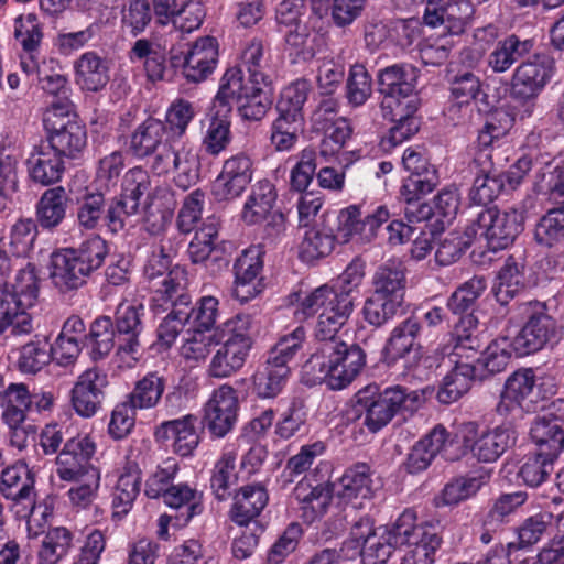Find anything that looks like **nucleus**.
Segmentation results:
<instances>
[{"label": "nucleus", "mask_w": 564, "mask_h": 564, "mask_svg": "<svg viewBox=\"0 0 564 564\" xmlns=\"http://www.w3.org/2000/svg\"><path fill=\"white\" fill-rule=\"evenodd\" d=\"M367 365V352L358 344L338 337L319 340L302 367V382L307 387L326 383L332 390L347 388Z\"/></svg>", "instance_id": "2"}, {"label": "nucleus", "mask_w": 564, "mask_h": 564, "mask_svg": "<svg viewBox=\"0 0 564 564\" xmlns=\"http://www.w3.org/2000/svg\"><path fill=\"white\" fill-rule=\"evenodd\" d=\"M282 36V51L291 64L312 61L321 46L319 34L307 24L285 31Z\"/></svg>", "instance_id": "35"}, {"label": "nucleus", "mask_w": 564, "mask_h": 564, "mask_svg": "<svg viewBox=\"0 0 564 564\" xmlns=\"http://www.w3.org/2000/svg\"><path fill=\"white\" fill-rule=\"evenodd\" d=\"M294 307L293 316L297 322H306L317 316L316 339H333L347 324L354 310L356 296L346 291H337L330 284H322L311 291H294L288 296Z\"/></svg>", "instance_id": "3"}, {"label": "nucleus", "mask_w": 564, "mask_h": 564, "mask_svg": "<svg viewBox=\"0 0 564 564\" xmlns=\"http://www.w3.org/2000/svg\"><path fill=\"white\" fill-rule=\"evenodd\" d=\"M231 108L214 98L207 115V127L202 139V149L210 156H218L231 142Z\"/></svg>", "instance_id": "28"}, {"label": "nucleus", "mask_w": 564, "mask_h": 564, "mask_svg": "<svg viewBox=\"0 0 564 564\" xmlns=\"http://www.w3.org/2000/svg\"><path fill=\"white\" fill-rule=\"evenodd\" d=\"M524 261L509 256L496 274L490 293L496 301L508 305L522 290L525 289Z\"/></svg>", "instance_id": "36"}, {"label": "nucleus", "mask_w": 564, "mask_h": 564, "mask_svg": "<svg viewBox=\"0 0 564 564\" xmlns=\"http://www.w3.org/2000/svg\"><path fill=\"white\" fill-rule=\"evenodd\" d=\"M161 500L172 509L183 510L181 517L184 524L188 523L194 517L202 514L205 509L203 491L188 482H174Z\"/></svg>", "instance_id": "40"}, {"label": "nucleus", "mask_w": 564, "mask_h": 564, "mask_svg": "<svg viewBox=\"0 0 564 564\" xmlns=\"http://www.w3.org/2000/svg\"><path fill=\"white\" fill-rule=\"evenodd\" d=\"M64 159L44 142L35 145L26 160L31 180L42 186L58 183L65 172Z\"/></svg>", "instance_id": "29"}, {"label": "nucleus", "mask_w": 564, "mask_h": 564, "mask_svg": "<svg viewBox=\"0 0 564 564\" xmlns=\"http://www.w3.org/2000/svg\"><path fill=\"white\" fill-rule=\"evenodd\" d=\"M76 82L84 89L97 91L106 84V64L95 52L84 53L75 63Z\"/></svg>", "instance_id": "61"}, {"label": "nucleus", "mask_w": 564, "mask_h": 564, "mask_svg": "<svg viewBox=\"0 0 564 564\" xmlns=\"http://www.w3.org/2000/svg\"><path fill=\"white\" fill-rule=\"evenodd\" d=\"M73 544L72 532L64 527H55L44 535L37 551V564H58Z\"/></svg>", "instance_id": "58"}, {"label": "nucleus", "mask_w": 564, "mask_h": 564, "mask_svg": "<svg viewBox=\"0 0 564 564\" xmlns=\"http://www.w3.org/2000/svg\"><path fill=\"white\" fill-rule=\"evenodd\" d=\"M253 172V161L246 152L229 156L212 184L214 199L217 203H229L241 197L252 182Z\"/></svg>", "instance_id": "16"}, {"label": "nucleus", "mask_w": 564, "mask_h": 564, "mask_svg": "<svg viewBox=\"0 0 564 564\" xmlns=\"http://www.w3.org/2000/svg\"><path fill=\"white\" fill-rule=\"evenodd\" d=\"M510 337L501 336L494 339L473 365L477 369L479 382L505 371L512 352Z\"/></svg>", "instance_id": "43"}, {"label": "nucleus", "mask_w": 564, "mask_h": 564, "mask_svg": "<svg viewBox=\"0 0 564 564\" xmlns=\"http://www.w3.org/2000/svg\"><path fill=\"white\" fill-rule=\"evenodd\" d=\"M519 310L522 324L510 337L517 357L533 355L558 340L561 328L544 302L528 301L521 303Z\"/></svg>", "instance_id": "6"}, {"label": "nucleus", "mask_w": 564, "mask_h": 564, "mask_svg": "<svg viewBox=\"0 0 564 564\" xmlns=\"http://www.w3.org/2000/svg\"><path fill=\"white\" fill-rule=\"evenodd\" d=\"M165 133L164 123L155 118L145 119L131 135L130 149L138 158L155 153Z\"/></svg>", "instance_id": "57"}, {"label": "nucleus", "mask_w": 564, "mask_h": 564, "mask_svg": "<svg viewBox=\"0 0 564 564\" xmlns=\"http://www.w3.org/2000/svg\"><path fill=\"white\" fill-rule=\"evenodd\" d=\"M166 379L158 371H149L139 379L128 394V401L137 409L148 410L158 405L165 390Z\"/></svg>", "instance_id": "53"}, {"label": "nucleus", "mask_w": 564, "mask_h": 564, "mask_svg": "<svg viewBox=\"0 0 564 564\" xmlns=\"http://www.w3.org/2000/svg\"><path fill=\"white\" fill-rule=\"evenodd\" d=\"M451 111H459V108L469 111L471 104L478 105V113L488 112L491 109L489 96L482 90L480 78L470 70L458 72L449 80Z\"/></svg>", "instance_id": "27"}, {"label": "nucleus", "mask_w": 564, "mask_h": 564, "mask_svg": "<svg viewBox=\"0 0 564 564\" xmlns=\"http://www.w3.org/2000/svg\"><path fill=\"white\" fill-rule=\"evenodd\" d=\"M554 523H556L555 516L545 509L525 518L514 528L517 540L507 543L508 550L516 552L533 546L543 539Z\"/></svg>", "instance_id": "42"}, {"label": "nucleus", "mask_w": 564, "mask_h": 564, "mask_svg": "<svg viewBox=\"0 0 564 564\" xmlns=\"http://www.w3.org/2000/svg\"><path fill=\"white\" fill-rule=\"evenodd\" d=\"M555 73V61L545 53H535L522 61L511 77V96L523 101L536 98Z\"/></svg>", "instance_id": "13"}, {"label": "nucleus", "mask_w": 564, "mask_h": 564, "mask_svg": "<svg viewBox=\"0 0 564 564\" xmlns=\"http://www.w3.org/2000/svg\"><path fill=\"white\" fill-rule=\"evenodd\" d=\"M219 57V43L216 37L206 35L186 45V50L172 47L170 66L181 72L187 83L205 82L216 69Z\"/></svg>", "instance_id": "11"}, {"label": "nucleus", "mask_w": 564, "mask_h": 564, "mask_svg": "<svg viewBox=\"0 0 564 564\" xmlns=\"http://www.w3.org/2000/svg\"><path fill=\"white\" fill-rule=\"evenodd\" d=\"M239 410L237 390L224 383L213 391L205 403L202 423L213 438H224L235 429Z\"/></svg>", "instance_id": "15"}, {"label": "nucleus", "mask_w": 564, "mask_h": 564, "mask_svg": "<svg viewBox=\"0 0 564 564\" xmlns=\"http://www.w3.org/2000/svg\"><path fill=\"white\" fill-rule=\"evenodd\" d=\"M106 388V373L101 369L86 370L72 389V405L75 412L83 417H91L101 406L104 390Z\"/></svg>", "instance_id": "24"}, {"label": "nucleus", "mask_w": 564, "mask_h": 564, "mask_svg": "<svg viewBox=\"0 0 564 564\" xmlns=\"http://www.w3.org/2000/svg\"><path fill=\"white\" fill-rule=\"evenodd\" d=\"M470 166L475 173L474 183L469 191L471 204L480 207V209L492 207L494 200L505 192L492 155L482 153L475 156Z\"/></svg>", "instance_id": "20"}, {"label": "nucleus", "mask_w": 564, "mask_h": 564, "mask_svg": "<svg viewBox=\"0 0 564 564\" xmlns=\"http://www.w3.org/2000/svg\"><path fill=\"white\" fill-rule=\"evenodd\" d=\"M312 90L308 79L297 78L285 86L278 99L276 111L280 115L304 120L303 107Z\"/></svg>", "instance_id": "60"}, {"label": "nucleus", "mask_w": 564, "mask_h": 564, "mask_svg": "<svg viewBox=\"0 0 564 564\" xmlns=\"http://www.w3.org/2000/svg\"><path fill=\"white\" fill-rule=\"evenodd\" d=\"M143 276L151 283L150 288L154 289L152 301L155 305L173 301L181 293H187V271L181 265L172 267V256L163 241L149 256L143 268Z\"/></svg>", "instance_id": "10"}, {"label": "nucleus", "mask_w": 564, "mask_h": 564, "mask_svg": "<svg viewBox=\"0 0 564 564\" xmlns=\"http://www.w3.org/2000/svg\"><path fill=\"white\" fill-rule=\"evenodd\" d=\"M522 231L516 213H501L497 206L481 208L474 214L466 228V236L484 239L492 252L510 247Z\"/></svg>", "instance_id": "9"}, {"label": "nucleus", "mask_w": 564, "mask_h": 564, "mask_svg": "<svg viewBox=\"0 0 564 564\" xmlns=\"http://www.w3.org/2000/svg\"><path fill=\"white\" fill-rule=\"evenodd\" d=\"M535 46L532 37H521L516 33L506 35L497 41L487 57V65L495 74L506 73L525 57L530 56Z\"/></svg>", "instance_id": "30"}, {"label": "nucleus", "mask_w": 564, "mask_h": 564, "mask_svg": "<svg viewBox=\"0 0 564 564\" xmlns=\"http://www.w3.org/2000/svg\"><path fill=\"white\" fill-rule=\"evenodd\" d=\"M419 317L411 315L393 327L386 343L384 351L393 360L406 356L423 338Z\"/></svg>", "instance_id": "46"}, {"label": "nucleus", "mask_w": 564, "mask_h": 564, "mask_svg": "<svg viewBox=\"0 0 564 564\" xmlns=\"http://www.w3.org/2000/svg\"><path fill=\"white\" fill-rule=\"evenodd\" d=\"M191 295L188 293H181L180 296L174 297L173 301H169L166 304H171L172 310L167 316L160 323L156 329L158 345L161 348H170L185 327L188 325V315L182 312V306L191 304ZM165 303H161L160 306Z\"/></svg>", "instance_id": "49"}, {"label": "nucleus", "mask_w": 564, "mask_h": 564, "mask_svg": "<svg viewBox=\"0 0 564 564\" xmlns=\"http://www.w3.org/2000/svg\"><path fill=\"white\" fill-rule=\"evenodd\" d=\"M89 274L90 272L78 259L76 249L65 248L51 254L48 275L61 292L78 289Z\"/></svg>", "instance_id": "23"}, {"label": "nucleus", "mask_w": 564, "mask_h": 564, "mask_svg": "<svg viewBox=\"0 0 564 564\" xmlns=\"http://www.w3.org/2000/svg\"><path fill=\"white\" fill-rule=\"evenodd\" d=\"M269 84L249 82L240 68H228L223 75L216 100L232 109L236 104L238 113L245 120H261L272 105L271 95L265 87Z\"/></svg>", "instance_id": "7"}, {"label": "nucleus", "mask_w": 564, "mask_h": 564, "mask_svg": "<svg viewBox=\"0 0 564 564\" xmlns=\"http://www.w3.org/2000/svg\"><path fill=\"white\" fill-rule=\"evenodd\" d=\"M415 68L393 64L377 73V91L382 97L383 118L392 122L388 141L395 147L413 137L420 129V98L416 94Z\"/></svg>", "instance_id": "1"}, {"label": "nucleus", "mask_w": 564, "mask_h": 564, "mask_svg": "<svg viewBox=\"0 0 564 564\" xmlns=\"http://www.w3.org/2000/svg\"><path fill=\"white\" fill-rule=\"evenodd\" d=\"M237 460L238 452L235 448H224L213 466L210 488L218 501L229 499L234 487L242 479Z\"/></svg>", "instance_id": "34"}, {"label": "nucleus", "mask_w": 564, "mask_h": 564, "mask_svg": "<svg viewBox=\"0 0 564 564\" xmlns=\"http://www.w3.org/2000/svg\"><path fill=\"white\" fill-rule=\"evenodd\" d=\"M372 293L404 303L406 275L400 262L381 264L372 278Z\"/></svg>", "instance_id": "44"}, {"label": "nucleus", "mask_w": 564, "mask_h": 564, "mask_svg": "<svg viewBox=\"0 0 564 564\" xmlns=\"http://www.w3.org/2000/svg\"><path fill=\"white\" fill-rule=\"evenodd\" d=\"M555 458L534 451L524 456L518 470V478L528 487H539L547 480L554 469Z\"/></svg>", "instance_id": "63"}, {"label": "nucleus", "mask_w": 564, "mask_h": 564, "mask_svg": "<svg viewBox=\"0 0 564 564\" xmlns=\"http://www.w3.org/2000/svg\"><path fill=\"white\" fill-rule=\"evenodd\" d=\"M471 441V456L479 463L497 462L513 443V431L505 425L478 431L475 422L466 423Z\"/></svg>", "instance_id": "21"}, {"label": "nucleus", "mask_w": 564, "mask_h": 564, "mask_svg": "<svg viewBox=\"0 0 564 564\" xmlns=\"http://www.w3.org/2000/svg\"><path fill=\"white\" fill-rule=\"evenodd\" d=\"M252 316L239 313L215 328L216 341H226L252 349Z\"/></svg>", "instance_id": "62"}, {"label": "nucleus", "mask_w": 564, "mask_h": 564, "mask_svg": "<svg viewBox=\"0 0 564 564\" xmlns=\"http://www.w3.org/2000/svg\"><path fill=\"white\" fill-rule=\"evenodd\" d=\"M0 491L10 500L21 502L26 501V507L31 506L28 518V529L34 535L39 533V529H34L37 523V514L45 517V511H41V507L33 505L34 497V475L24 462H18L2 470L0 477Z\"/></svg>", "instance_id": "17"}, {"label": "nucleus", "mask_w": 564, "mask_h": 564, "mask_svg": "<svg viewBox=\"0 0 564 564\" xmlns=\"http://www.w3.org/2000/svg\"><path fill=\"white\" fill-rule=\"evenodd\" d=\"M95 443L88 436L67 441L56 458V474L62 480L75 481L84 474H91L89 459L95 454Z\"/></svg>", "instance_id": "22"}, {"label": "nucleus", "mask_w": 564, "mask_h": 564, "mask_svg": "<svg viewBox=\"0 0 564 564\" xmlns=\"http://www.w3.org/2000/svg\"><path fill=\"white\" fill-rule=\"evenodd\" d=\"M417 511L405 508L386 527L381 539L390 541L394 549L409 547L401 563L436 561L443 545L438 522H417Z\"/></svg>", "instance_id": "5"}, {"label": "nucleus", "mask_w": 564, "mask_h": 564, "mask_svg": "<svg viewBox=\"0 0 564 564\" xmlns=\"http://www.w3.org/2000/svg\"><path fill=\"white\" fill-rule=\"evenodd\" d=\"M68 197L63 186L46 189L36 203V220L43 229L59 226L67 212Z\"/></svg>", "instance_id": "45"}, {"label": "nucleus", "mask_w": 564, "mask_h": 564, "mask_svg": "<svg viewBox=\"0 0 564 564\" xmlns=\"http://www.w3.org/2000/svg\"><path fill=\"white\" fill-rule=\"evenodd\" d=\"M476 381L479 380L475 366L457 360L443 378L437 390V400L443 404H452L466 394Z\"/></svg>", "instance_id": "39"}, {"label": "nucleus", "mask_w": 564, "mask_h": 564, "mask_svg": "<svg viewBox=\"0 0 564 564\" xmlns=\"http://www.w3.org/2000/svg\"><path fill=\"white\" fill-rule=\"evenodd\" d=\"M197 422V416L193 414L164 421L155 432L156 438L162 443L172 440V448L176 455L183 458L192 457L200 442Z\"/></svg>", "instance_id": "25"}, {"label": "nucleus", "mask_w": 564, "mask_h": 564, "mask_svg": "<svg viewBox=\"0 0 564 564\" xmlns=\"http://www.w3.org/2000/svg\"><path fill=\"white\" fill-rule=\"evenodd\" d=\"M219 348L208 365V376L224 379L237 373L246 364L251 349L232 343L216 341Z\"/></svg>", "instance_id": "41"}, {"label": "nucleus", "mask_w": 564, "mask_h": 564, "mask_svg": "<svg viewBox=\"0 0 564 564\" xmlns=\"http://www.w3.org/2000/svg\"><path fill=\"white\" fill-rule=\"evenodd\" d=\"M335 495V484L316 480V485L305 476L294 488V498L299 505V516L307 524L323 518Z\"/></svg>", "instance_id": "19"}, {"label": "nucleus", "mask_w": 564, "mask_h": 564, "mask_svg": "<svg viewBox=\"0 0 564 564\" xmlns=\"http://www.w3.org/2000/svg\"><path fill=\"white\" fill-rule=\"evenodd\" d=\"M490 476L489 470L480 468L473 474L453 479L445 485L441 492L442 503L455 506L471 498L489 481Z\"/></svg>", "instance_id": "48"}, {"label": "nucleus", "mask_w": 564, "mask_h": 564, "mask_svg": "<svg viewBox=\"0 0 564 564\" xmlns=\"http://www.w3.org/2000/svg\"><path fill=\"white\" fill-rule=\"evenodd\" d=\"M270 43L263 36L247 40L240 53V69L248 73V80L256 84H270Z\"/></svg>", "instance_id": "32"}, {"label": "nucleus", "mask_w": 564, "mask_h": 564, "mask_svg": "<svg viewBox=\"0 0 564 564\" xmlns=\"http://www.w3.org/2000/svg\"><path fill=\"white\" fill-rule=\"evenodd\" d=\"M129 57L132 63L143 62V68L150 82L156 83L164 79L166 54L159 45H154L148 39H139L134 42Z\"/></svg>", "instance_id": "50"}, {"label": "nucleus", "mask_w": 564, "mask_h": 564, "mask_svg": "<svg viewBox=\"0 0 564 564\" xmlns=\"http://www.w3.org/2000/svg\"><path fill=\"white\" fill-rule=\"evenodd\" d=\"M307 408L301 398H292L274 425L275 435L284 441L290 440L305 427L307 422Z\"/></svg>", "instance_id": "64"}, {"label": "nucleus", "mask_w": 564, "mask_h": 564, "mask_svg": "<svg viewBox=\"0 0 564 564\" xmlns=\"http://www.w3.org/2000/svg\"><path fill=\"white\" fill-rule=\"evenodd\" d=\"M362 205L351 204L339 210L323 214L328 230H333L338 243L346 245L352 240L360 243L372 241L380 227L390 219L386 205H378L372 210L364 212Z\"/></svg>", "instance_id": "8"}, {"label": "nucleus", "mask_w": 564, "mask_h": 564, "mask_svg": "<svg viewBox=\"0 0 564 564\" xmlns=\"http://www.w3.org/2000/svg\"><path fill=\"white\" fill-rule=\"evenodd\" d=\"M291 375V367H278L269 361L252 376V392L257 398L274 399L284 389Z\"/></svg>", "instance_id": "47"}, {"label": "nucleus", "mask_w": 564, "mask_h": 564, "mask_svg": "<svg viewBox=\"0 0 564 564\" xmlns=\"http://www.w3.org/2000/svg\"><path fill=\"white\" fill-rule=\"evenodd\" d=\"M63 158H76L86 145V130L80 122L70 123L69 126L46 133V142H44Z\"/></svg>", "instance_id": "54"}, {"label": "nucleus", "mask_w": 564, "mask_h": 564, "mask_svg": "<svg viewBox=\"0 0 564 564\" xmlns=\"http://www.w3.org/2000/svg\"><path fill=\"white\" fill-rule=\"evenodd\" d=\"M486 288V279L480 275H474L447 297L446 310L452 315L458 317L460 323L467 321L469 327H476L477 318L473 313L476 308L477 300L482 295Z\"/></svg>", "instance_id": "33"}, {"label": "nucleus", "mask_w": 564, "mask_h": 564, "mask_svg": "<svg viewBox=\"0 0 564 564\" xmlns=\"http://www.w3.org/2000/svg\"><path fill=\"white\" fill-rule=\"evenodd\" d=\"M486 113L485 123L478 131V151L475 156H479L482 153H489L491 155L490 149L508 133L513 124V118L505 109H490Z\"/></svg>", "instance_id": "52"}, {"label": "nucleus", "mask_w": 564, "mask_h": 564, "mask_svg": "<svg viewBox=\"0 0 564 564\" xmlns=\"http://www.w3.org/2000/svg\"><path fill=\"white\" fill-rule=\"evenodd\" d=\"M278 199V191L273 182L268 178L257 181L251 185L240 217L247 226L262 224L265 217L275 212L274 207Z\"/></svg>", "instance_id": "31"}, {"label": "nucleus", "mask_w": 564, "mask_h": 564, "mask_svg": "<svg viewBox=\"0 0 564 564\" xmlns=\"http://www.w3.org/2000/svg\"><path fill=\"white\" fill-rule=\"evenodd\" d=\"M228 517L238 527L261 522L258 518L269 503V491L264 484L252 482L232 491Z\"/></svg>", "instance_id": "18"}, {"label": "nucleus", "mask_w": 564, "mask_h": 564, "mask_svg": "<svg viewBox=\"0 0 564 564\" xmlns=\"http://www.w3.org/2000/svg\"><path fill=\"white\" fill-rule=\"evenodd\" d=\"M534 239L539 246L546 248L564 245V204L549 209L538 220Z\"/></svg>", "instance_id": "55"}, {"label": "nucleus", "mask_w": 564, "mask_h": 564, "mask_svg": "<svg viewBox=\"0 0 564 564\" xmlns=\"http://www.w3.org/2000/svg\"><path fill=\"white\" fill-rule=\"evenodd\" d=\"M181 471V465L175 457H166L149 473L144 481V495L149 499L161 500Z\"/></svg>", "instance_id": "56"}, {"label": "nucleus", "mask_w": 564, "mask_h": 564, "mask_svg": "<svg viewBox=\"0 0 564 564\" xmlns=\"http://www.w3.org/2000/svg\"><path fill=\"white\" fill-rule=\"evenodd\" d=\"M375 471L368 463L357 462L348 466L335 485V496L340 502L371 499L375 495Z\"/></svg>", "instance_id": "26"}, {"label": "nucleus", "mask_w": 564, "mask_h": 564, "mask_svg": "<svg viewBox=\"0 0 564 564\" xmlns=\"http://www.w3.org/2000/svg\"><path fill=\"white\" fill-rule=\"evenodd\" d=\"M338 240L333 230H328L326 219L307 229L299 246V258L302 262L314 264L332 254Z\"/></svg>", "instance_id": "38"}, {"label": "nucleus", "mask_w": 564, "mask_h": 564, "mask_svg": "<svg viewBox=\"0 0 564 564\" xmlns=\"http://www.w3.org/2000/svg\"><path fill=\"white\" fill-rule=\"evenodd\" d=\"M40 283L36 268L32 263L19 269L13 278L4 289L0 292L6 294L8 302L12 303V307H34L40 297Z\"/></svg>", "instance_id": "37"}, {"label": "nucleus", "mask_w": 564, "mask_h": 564, "mask_svg": "<svg viewBox=\"0 0 564 564\" xmlns=\"http://www.w3.org/2000/svg\"><path fill=\"white\" fill-rule=\"evenodd\" d=\"M264 256L262 245H252L236 258L232 265V296L240 303L249 302L263 291Z\"/></svg>", "instance_id": "14"}, {"label": "nucleus", "mask_w": 564, "mask_h": 564, "mask_svg": "<svg viewBox=\"0 0 564 564\" xmlns=\"http://www.w3.org/2000/svg\"><path fill=\"white\" fill-rule=\"evenodd\" d=\"M150 176L142 167L126 172L120 185V194L108 208V230L117 232L124 227V218L138 213L141 198L149 192Z\"/></svg>", "instance_id": "12"}, {"label": "nucleus", "mask_w": 564, "mask_h": 564, "mask_svg": "<svg viewBox=\"0 0 564 564\" xmlns=\"http://www.w3.org/2000/svg\"><path fill=\"white\" fill-rule=\"evenodd\" d=\"M530 437L535 444V451L546 457L557 459L564 451V429L556 423L546 422L544 417H534L530 427Z\"/></svg>", "instance_id": "51"}, {"label": "nucleus", "mask_w": 564, "mask_h": 564, "mask_svg": "<svg viewBox=\"0 0 564 564\" xmlns=\"http://www.w3.org/2000/svg\"><path fill=\"white\" fill-rule=\"evenodd\" d=\"M354 411L371 433L387 426L392 419L403 412H413L419 408L417 391L395 384L384 389L370 383L359 389L354 397Z\"/></svg>", "instance_id": "4"}, {"label": "nucleus", "mask_w": 564, "mask_h": 564, "mask_svg": "<svg viewBox=\"0 0 564 564\" xmlns=\"http://www.w3.org/2000/svg\"><path fill=\"white\" fill-rule=\"evenodd\" d=\"M143 315L144 308L142 304L133 305L128 302L120 303L115 313L112 338H117L118 340L122 338L139 340V336L143 329Z\"/></svg>", "instance_id": "59"}]
</instances>
